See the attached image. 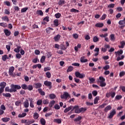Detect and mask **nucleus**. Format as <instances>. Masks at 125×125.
Masks as SVG:
<instances>
[{
    "instance_id": "obj_35",
    "label": "nucleus",
    "mask_w": 125,
    "mask_h": 125,
    "mask_svg": "<svg viewBox=\"0 0 125 125\" xmlns=\"http://www.w3.org/2000/svg\"><path fill=\"white\" fill-rule=\"evenodd\" d=\"M99 97H96L94 100V104H97L98 100H99Z\"/></svg>"
},
{
    "instance_id": "obj_9",
    "label": "nucleus",
    "mask_w": 125,
    "mask_h": 125,
    "mask_svg": "<svg viewBox=\"0 0 125 125\" xmlns=\"http://www.w3.org/2000/svg\"><path fill=\"white\" fill-rule=\"evenodd\" d=\"M54 25L55 27H58L59 25H60V23H59V21L58 19H56L53 21Z\"/></svg>"
},
{
    "instance_id": "obj_23",
    "label": "nucleus",
    "mask_w": 125,
    "mask_h": 125,
    "mask_svg": "<svg viewBox=\"0 0 125 125\" xmlns=\"http://www.w3.org/2000/svg\"><path fill=\"white\" fill-rule=\"evenodd\" d=\"M40 122L42 125H45V124H46V121H45V120L42 118L41 119Z\"/></svg>"
},
{
    "instance_id": "obj_28",
    "label": "nucleus",
    "mask_w": 125,
    "mask_h": 125,
    "mask_svg": "<svg viewBox=\"0 0 125 125\" xmlns=\"http://www.w3.org/2000/svg\"><path fill=\"white\" fill-rule=\"evenodd\" d=\"M70 12H74V13H79V12H80V11L75 8H72L70 10Z\"/></svg>"
},
{
    "instance_id": "obj_19",
    "label": "nucleus",
    "mask_w": 125,
    "mask_h": 125,
    "mask_svg": "<svg viewBox=\"0 0 125 125\" xmlns=\"http://www.w3.org/2000/svg\"><path fill=\"white\" fill-rule=\"evenodd\" d=\"M42 83H35V88H40V87H42Z\"/></svg>"
},
{
    "instance_id": "obj_52",
    "label": "nucleus",
    "mask_w": 125,
    "mask_h": 125,
    "mask_svg": "<svg viewBox=\"0 0 125 125\" xmlns=\"http://www.w3.org/2000/svg\"><path fill=\"white\" fill-rule=\"evenodd\" d=\"M106 17H107V15H106V14H104L102 16L101 19V20H105V19H106Z\"/></svg>"
},
{
    "instance_id": "obj_56",
    "label": "nucleus",
    "mask_w": 125,
    "mask_h": 125,
    "mask_svg": "<svg viewBox=\"0 0 125 125\" xmlns=\"http://www.w3.org/2000/svg\"><path fill=\"white\" fill-rule=\"evenodd\" d=\"M108 8H114L115 7V4H110L107 6Z\"/></svg>"
},
{
    "instance_id": "obj_13",
    "label": "nucleus",
    "mask_w": 125,
    "mask_h": 125,
    "mask_svg": "<svg viewBox=\"0 0 125 125\" xmlns=\"http://www.w3.org/2000/svg\"><path fill=\"white\" fill-rule=\"evenodd\" d=\"M38 91L41 94V95H42V96L45 95V93L44 91H42V88H39L38 89Z\"/></svg>"
},
{
    "instance_id": "obj_26",
    "label": "nucleus",
    "mask_w": 125,
    "mask_h": 125,
    "mask_svg": "<svg viewBox=\"0 0 125 125\" xmlns=\"http://www.w3.org/2000/svg\"><path fill=\"white\" fill-rule=\"evenodd\" d=\"M93 41L94 42H99V38L97 36H94L93 38Z\"/></svg>"
},
{
    "instance_id": "obj_2",
    "label": "nucleus",
    "mask_w": 125,
    "mask_h": 125,
    "mask_svg": "<svg viewBox=\"0 0 125 125\" xmlns=\"http://www.w3.org/2000/svg\"><path fill=\"white\" fill-rule=\"evenodd\" d=\"M22 88V89H24V90H26L28 89V90H29L31 91V90H33V86L32 85H29L27 86L26 84H21V88Z\"/></svg>"
},
{
    "instance_id": "obj_36",
    "label": "nucleus",
    "mask_w": 125,
    "mask_h": 125,
    "mask_svg": "<svg viewBox=\"0 0 125 125\" xmlns=\"http://www.w3.org/2000/svg\"><path fill=\"white\" fill-rule=\"evenodd\" d=\"M37 14L39 15H40L41 16H42L43 15V13L42 12V11L41 10H38L37 12Z\"/></svg>"
},
{
    "instance_id": "obj_11",
    "label": "nucleus",
    "mask_w": 125,
    "mask_h": 125,
    "mask_svg": "<svg viewBox=\"0 0 125 125\" xmlns=\"http://www.w3.org/2000/svg\"><path fill=\"white\" fill-rule=\"evenodd\" d=\"M60 38H61V35L58 34L54 37V40L55 42H58L60 40Z\"/></svg>"
},
{
    "instance_id": "obj_37",
    "label": "nucleus",
    "mask_w": 125,
    "mask_h": 125,
    "mask_svg": "<svg viewBox=\"0 0 125 125\" xmlns=\"http://www.w3.org/2000/svg\"><path fill=\"white\" fill-rule=\"evenodd\" d=\"M56 97V95L54 94H51L49 95L50 99H54Z\"/></svg>"
},
{
    "instance_id": "obj_12",
    "label": "nucleus",
    "mask_w": 125,
    "mask_h": 125,
    "mask_svg": "<svg viewBox=\"0 0 125 125\" xmlns=\"http://www.w3.org/2000/svg\"><path fill=\"white\" fill-rule=\"evenodd\" d=\"M112 109V106L110 105H107L105 108H104V112L107 113L108 111H110V110Z\"/></svg>"
},
{
    "instance_id": "obj_42",
    "label": "nucleus",
    "mask_w": 125,
    "mask_h": 125,
    "mask_svg": "<svg viewBox=\"0 0 125 125\" xmlns=\"http://www.w3.org/2000/svg\"><path fill=\"white\" fill-rule=\"evenodd\" d=\"M0 26H1V27H3L4 28H5V27H7V24H6V23L1 22L0 23Z\"/></svg>"
},
{
    "instance_id": "obj_45",
    "label": "nucleus",
    "mask_w": 125,
    "mask_h": 125,
    "mask_svg": "<svg viewBox=\"0 0 125 125\" xmlns=\"http://www.w3.org/2000/svg\"><path fill=\"white\" fill-rule=\"evenodd\" d=\"M2 20L4 21H7V22L9 21V19L7 16H4L2 18Z\"/></svg>"
},
{
    "instance_id": "obj_17",
    "label": "nucleus",
    "mask_w": 125,
    "mask_h": 125,
    "mask_svg": "<svg viewBox=\"0 0 125 125\" xmlns=\"http://www.w3.org/2000/svg\"><path fill=\"white\" fill-rule=\"evenodd\" d=\"M0 86H1V87L3 88H5V86H6V83L3 82H1L0 83Z\"/></svg>"
},
{
    "instance_id": "obj_31",
    "label": "nucleus",
    "mask_w": 125,
    "mask_h": 125,
    "mask_svg": "<svg viewBox=\"0 0 125 125\" xmlns=\"http://www.w3.org/2000/svg\"><path fill=\"white\" fill-rule=\"evenodd\" d=\"M73 70H74V68L73 67V66H70L68 67V68L67 69V73H68V72H72V71H73Z\"/></svg>"
},
{
    "instance_id": "obj_14",
    "label": "nucleus",
    "mask_w": 125,
    "mask_h": 125,
    "mask_svg": "<svg viewBox=\"0 0 125 125\" xmlns=\"http://www.w3.org/2000/svg\"><path fill=\"white\" fill-rule=\"evenodd\" d=\"M23 104L25 108H28L29 107V100H26Z\"/></svg>"
},
{
    "instance_id": "obj_55",
    "label": "nucleus",
    "mask_w": 125,
    "mask_h": 125,
    "mask_svg": "<svg viewBox=\"0 0 125 125\" xmlns=\"http://www.w3.org/2000/svg\"><path fill=\"white\" fill-rule=\"evenodd\" d=\"M103 69H104V70H105V71L107 70H109V69H110V65H106L104 67H103Z\"/></svg>"
},
{
    "instance_id": "obj_49",
    "label": "nucleus",
    "mask_w": 125,
    "mask_h": 125,
    "mask_svg": "<svg viewBox=\"0 0 125 125\" xmlns=\"http://www.w3.org/2000/svg\"><path fill=\"white\" fill-rule=\"evenodd\" d=\"M117 11H118V12H121V11H123V9L122 7H118L116 8Z\"/></svg>"
},
{
    "instance_id": "obj_3",
    "label": "nucleus",
    "mask_w": 125,
    "mask_h": 125,
    "mask_svg": "<svg viewBox=\"0 0 125 125\" xmlns=\"http://www.w3.org/2000/svg\"><path fill=\"white\" fill-rule=\"evenodd\" d=\"M44 84L45 86L48 87L49 89H51L52 88V83L48 81H45L44 82Z\"/></svg>"
},
{
    "instance_id": "obj_47",
    "label": "nucleus",
    "mask_w": 125,
    "mask_h": 125,
    "mask_svg": "<svg viewBox=\"0 0 125 125\" xmlns=\"http://www.w3.org/2000/svg\"><path fill=\"white\" fill-rule=\"evenodd\" d=\"M4 3L5 4V5H7V6H10V5H11V3L8 1H4Z\"/></svg>"
},
{
    "instance_id": "obj_53",
    "label": "nucleus",
    "mask_w": 125,
    "mask_h": 125,
    "mask_svg": "<svg viewBox=\"0 0 125 125\" xmlns=\"http://www.w3.org/2000/svg\"><path fill=\"white\" fill-rule=\"evenodd\" d=\"M55 17L57 19L60 18L61 17V14L58 13L55 15Z\"/></svg>"
},
{
    "instance_id": "obj_64",
    "label": "nucleus",
    "mask_w": 125,
    "mask_h": 125,
    "mask_svg": "<svg viewBox=\"0 0 125 125\" xmlns=\"http://www.w3.org/2000/svg\"><path fill=\"white\" fill-rule=\"evenodd\" d=\"M32 62L36 64V63L38 62V58H35L32 60Z\"/></svg>"
},
{
    "instance_id": "obj_48",
    "label": "nucleus",
    "mask_w": 125,
    "mask_h": 125,
    "mask_svg": "<svg viewBox=\"0 0 125 125\" xmlns=\"http://www.w3.org/2000/svg\"><path fill=\"white\" fill-rule=\"evenodd\" d=\"M65 3V1L63 0H60L58 3L59 5H62Z\"/></svg>"
},
{
    "instance_id": "obj_60",
    "label": "nucleus",
    "mask_w": 125,
    "mask_h": 125,
    "mask_svg": "<svg viewBox=\"0 0 125 125\" xmlns=\"http://www.w3.org/2000/svg\"><path fill=\"white\" fill-rule=\"evenodd\" d=\"M43 21H46V22H49V17L47 16L43 19Z\"/></svg>"
},
{
    "instance_id": "obj_57",
    "label": "nucleus",
    "mask_w": 125,
    "mask_h": 125,
    "mask_svg": "<svg viewBox=\"0 0 125 125\" xmlns=\"http://www.w3.org/2000/svg\"><path fill=\"white\" fill-rule=\"evenodd\" d=\"M98 94V93L97 92V91H96V90H94L92 92V94L93 95V96H96V95H97Z\"/></svg>"
},
{
    "instance_id": "obj_29",
    "label": "nucleus",
    "mask_w": 125,
    "mask_h": 125,
    "mask_svg": "<svg viewBox=\"0 0 125 125\" xmlns=\"http://www.w3.org/2000/svg\"><path fill=\"white\" fill-rule=\"evenodd\" d=\"M35 123V121L34 120H31V121H26V124L25 125H32V124H34Z\"/></svg>"
},
{
    "instance_id": "obj_40",
    "label": "nucleus",
    "mask_w": 125,
    "mask_h": 125,
    "mask_svg": "<svg viewBox=\"0 0 125 125\" xmlns=\"http://www.w3.org/2000/svg\"><path fill=\"white\" fill-rule=\"evenodd\" d=\"M42 103L44 104H48V103H49V100H48V99L43 100Z\"/></svg>"
},
{
    "instance_id": "obj_4",
    "label": "nucleus",
    "mask_w": 125,
    "mask_h": 125,
    "mask_svg": "<svg viewBox=\"0 0 125 125\" xmlns=\"http://www.w3.org/2000/svg\"><path fill=\"white\" fill-rule=\"evenodd\" d=\"M75 76L79 79H83L85 77V75L84 74H81L79 71H77L75 72Z\"/></svg>"
},
{
    "instance_id": "obj_32",
    "label": "nucleus",
    "mask_w": 125,
    "mask_h": 125,
    "mask_svg": "<svg viewBox=\"0 0 125 125\" xmlns=\"http://www.w3.org/2000/svg\"><path fill=\"white\" fill-rule=\"evenodd\" d=\"M80 61L81 63H85V62H87V59H84L83 58H81L80 59Z\"/></svg>"
},
{
    "instance_id": "obj_24",
    "label": "nucleus",
    "mask_w": 125,
    "mask_h": 125,
    "mask_svg": "<svg viewBox=\"0 0 125 125\" xmlns=\"http://www.w3.org/2000/svg\"><path fill=\"white\" fill-rule=\"evenodd\" d=\"M54 123H56L57 124H61L62 121H61V119H54Z\"/></svg>"
},
{
    "instance_id": "obj_43",
    "label": "nucleus",
    "mask_w": 125,
    "mask_h": 125,
    "mask_svg": "<svg viewBox=\"0 0 125 125\" xmlns=\"http://www.w3.org/2000/svg\"><path fill=\"white\" fill-rule=\"evenodd\" d=\"M100 86H101L102 87H104V86H106V83H105V82H100Z\"/></svg>"
},
{
    "instance_id": "obj_44",
    "label": "nucleus",
    "mask_w": 125,
    "mask_h": 125,
    "mask_svg": "<svg viewBox=\"0 0 125 125\" xmlns=\"http://www.w3.org/2000/svg\"><path fill=\"white\" fill-rule=\"evenodd\" d=\"M28 10V7H24L21 9V13H24V12H26V11Z\"/></svg>"
},
{
    "instance_id": "obj_7",
    "label": "nucleus",
    "mask_w": 125,
    "mask_h": 125,
    "mask_svg": "<svg viewBox=\"0 0 125 125\" xmlns=\"http://www.w3.org/2000/svg\"><path fill=\"white\" fill-rule=\"evenodd\" d=\"M115 115H116V110L113 109L111 112H110V114L108 116L109 119H112Z\"/></svg>"
},
{
    "instance_id": "obj_38",
    "label": "nucleus",
    "mask_w": 125,
    "mask_h": 125,
    "mask_svg": "<svg viewBox=\"0 0 125 125\" xmlns=\"http://www.w3.org/2000/svg\"><path fill=\"white\" fill-rule=\"evenodd\" d=\"M45 61V56H42L40 60V62L41 63H43Z\"/></svg>"
},
{
    "instance_id": "obj_1",
    "label": "nucleus",
    "mask_w": 125,
    "mask_h": 125,
    "mask_svg": "<svg viewBox=\"0 0 125 125\" xmlns=\"http://www.w3.org/2000/svg\"><path fill=\"white\" fill-rule=\"evenodd\" d=\"M11 89H9V87H6L5 88V91L7 92H16L17 89H21V86L17 84H12L10 85Z\"/></svg>"
},
{
    "instance_id": "obj_33",
    "label": "nucleus",
    "mask_w": 125,
    "mask_h": 125,
    "mask_svg": "<svg viewBox=\"0 0 125 125\" xmlns=\"http://www.w3.org/2000/svg\"><path fill=\"white\" fill-rule=\"evenodd\" d=\"M124 52V51H123V50L121 49L120 50V51H118L117 52H115V54H118V55H120L121 54H123V53Z\"/></svg>"
},
{
    "instance_id": "obj_61",
    "label": "nucleus",
    "mask_w": 125,
    "mask_h": 125,
    "mask_svg": "<svg viewBox=\"0 0 125 125\" xmlns=\"http://www.w3.org/2000/svg\"><path fill=\"white\" fill-rule=\"evenodd\" d=\"M54 108L55 109H56V110H59V109H60V106H59V104H57L55 105Z\"/></svg>"
},
{
    "instance_id": "obj_34",
    "label": "nucleus",
    "mask_w": 125,
    "mask_h": 125,
    "mask_svg": "<svg viewBox=\"0 0 125 125\" xmlns=\"http://www.w3.org/2000/svg\"><path fill=\"white\" fill-rule=\"evenodd\" d=\"M119 25H124L125 24V18L123 20L120 21H119Z\"/></svg>"
},
{
    "instance_id": "obj_54",
    "label": "nucleus",
    "mask_w": 125,
    "mask_h": 125,
    "mask_svg": "<svg viewBox=\"0 0 125 125\" xmlns=\"http://www.w3.org/2000/svg\"><path fill=\"white\" fill-rule=\"evenodd\" d=\"M16 106H20L21 105V101H18L15 102Z\"/></svg>"
},
{
    "instance_id": "obj_50",
    "label": "nucleus",
    "mask_w": 125,
    "mask_h": 125,
    "mask_svg": "<svg viewBox=\"0 0 125 125\" xmlns=\"http://www.w3.org/2000/svg\"><path fill=\"white\" fill-rule=\"evenodd\" d=\"M82 120V116H79L78 118L74 119V122H80Z\"/></svg>"
},
{
    "instance_id": "obj_20",
    "label": "nucleus",
    "mask_w": 125,
    "mask_h": 125,
    "mask_svg": "<svg viewBox=\"0 0 125 125\" xmlns=\"http://www.w3.org/2000/svg\"><path fill=\"white\" fill-rule=\"evenodd\" d=\"M103 26H104V24L103 23H97L95 24V27H97L98 28H102Z\"/></svg>"
},
{
    "instance_id": "obj_41",
    "label": "nucleus",
    "mask_w": 125,
    "mask_h": 125,
    "mask_svg": "<svg viewBox=\"0 0 125 125\" xmlns=\"http://www.w3.org/2000/svg\"><path fill=\"white\" fill-rule=\"evenodd\" d=\"M27 115L25 113H22L21 114H19L18 117L19 118H24Z\"/></svg>"
},
{
    "instance_id": "obj_30",
    "label": "nucleus",
    "mask_w": 125,
    "mask_h": 125,
    "mask_svg": "<svg viewBox=\"0 0 125 125\" xmlns=\"http://www.w3.org/2000/svg\"><path fill=\"white\" fill-rule=\"evenodd\" d=\"M88 80L89 81V83H94V82H95V79H94V78H89Z\"/></svg>"
},
{
    "instance_id": "obj_63",
    "label": "nucleus",
    "mask_w": 125,
    "mask_h": 125,
    "mask_svg": "<svg viewBox=\"0 0 125 125\" xmlns=\"http://www.w3.org/2000/svg\"><path fill=\"white\" fill-rule=\"evenodd\" d=\"M120 89L123 91V92H125V86H120Z\"/></svg>"
},
{
    "instance_id": "obj_10",
    "label": "nucleus",
    "mask_w": 125,
    "mask_h": 125,
    "mask_svg": "<svg viewBox=\"0 0 125 125\" xmlns=\"http://www.w3.org/2000/svg\"><path fill=\"white\" fill-rule=\"evenodd\" d=\"M72 109H73V106L70 105V106H69L68 107H66L64 109V113H68V112H69V111H70V110H72Z\"/></svg>"
},
{
    "instance_id": "obj_59",
    "label": "nucleus",
    "mask_w": 125,
    "mask_h": 125,
    "mask_svg": "<svg viewBox=\"0 0 125 125\" xmlns=\"http://www.w3.org/2000/svg\"><path fill=\"white\" fill-rule=\"evenodd\" d=\"M123 96L122 95H117L115 97V99H117V100H120V99H122Z\"/></svg>"
},
{
    "instance_id": "obj_8",
    "label": "nucleus",
    "mask_w": 125,
    "mask_h": 125,
    "mask_svg": "<svg viewBox=\"0 0 125 125\" xmlns=\"http://www.w3.org/2000/svg\"><path fill=\"white\" fill-rule=\"evenodd\" d=\"M3 32L6 37H9V35L11 34V32L8 30V29H4Z\"/></svg>"
},
{
    "instance_id": "obj_58",
    "label": "nucleus",
    "mask_w": 125,
    "mask_h": 125,
    "mask_svg": "<svg viewBox=\"0 0 125 125\" xmlns=\"http://www.w3.org/2000/svg\"><path fill=\"white\" fill-rule=\"evenodd\" d=\"M42 100H39L37 101V104L38 105V106H40V105H41L42 104Z\"/></svg>"
},
{
    "instance_id": "obj_25",
    "label": "nucleus",
    "mask_w": 125,
    "mask_h": 125,
    "mask_svg": "<svg viewBox=\"0 0 125 125\" xmlns=\"http://www.w3.org/2000/svg\"><path fill=\"white\" fill-rule=\"evenodd\" d=\"M54 104H55V101L53 100L51 101L49 104V107H50V108H52L53 106V105H54Z\"/></svg>"
},
{
    "instance_id": "obj_6",
    "label": "nucleus",
    "mask_w": 125,
    "mask_h": 125,
    "mask_svg": "<svg viewBox=\"0 0 125 125\" xmlns=\"http://www.w3.org/2000/svg\"><path fill=\"white\" fill-rule=\"evenodd\" d=\"M68 97H70V95L67 92H64L63 95H61V98L62 99H67Z\"/></svg>"
},
{
    "instance_id": "obj_5",
    "label": "nucleus",
    "mask_w": 125,
    "mask_h": 125,
    "mask_svg": "<svg viewBox=\"0 0 125 125\" xmlns=\"http://www.w3.org/2000/svg\"><path fill=\"white\" fill-rule=\"evenodd\" d=\"M14 67L11 66L9 69V71H8V74L9 76H11V77H15L16 75L13 74V72H14Z\"/></svg>"
},
{
    "instance_id": "obj_39",
    "label": "nucleus",
    "mask_w": 125,
    "mask_h": 125,
    "mask_svg": "<svg viewBox=\"0 0 125 125\" xmlns=\"http://www.w3.org/2000/svg\"><path fill=\"white\" fill-rule=\"evenodd\" d=\"M80 110L81 113H82V112L83 113V112H85V111H86L87 108L86 107H81L80 108Z\"/></svg>"
},
{
    "instance_id": "obj_18",
    "label": "nucleus",
    "mask_w": 125,
    "mask_h": 125,
    "mask_svg": "<svg viewBox=\"0 0 125 125\" xmlns=\"http://www.w3.org/2000/svg\"><path fill=\"white\" fill-rule=\"evenodd\" d=\"M2 95L3 96H4V97H9V98L11 97V94L9 93H3Z\"/></svg>"
},
{
    "instance_id": "obj_51",
    "label": "nucleus",
    "mask_w": 125,
    "mask_h": 125,
    "mask_svg": "<svg viewBox=\"0 0 125 125\" xmlns=\"http://www.w3.org/2000/svg\"><path fill=\"white\" fill-rule=\"evenodd\" d=\"M51 68L50 67H47L44 68V72H47V71H50Z\"/></svg>"
},
{
    "instance_id": "obj_62",
    "label": "nucleus",
    "mask_w": 125,
    "mask_h": 125,
    "mask_svg": "<svg viewBox=\"0 0 125 125\" xmlns=\"http://www.w3.org/2000/svg\"><path fill=\"white\" fill-rule=\"evenodd\" d=\"M110 40L115 41V35L114 34H111L110 35Z\"/></svg>"
},
{
    "instance_id": "obj_21",
    "label": "nucleus",
    "mask_w": 125,
    "mask_h": 125,
    "mask_svg": "<svg viewBox=\"0 0 125 125\" xmlns=\"http://www.w3.org/2000/svg\"><path fill=\"white\" fill-rule=\"evenodd\" d=\"M53 31V28L51 27H48L46 29V32L47 34H49L50 33H51V31Z\"/></svg>"
},
{
    "instance_id": "obj_22",
    "label": "nucleus",
    "mask_w": 125,
    "mask_h": 125,
    "mask_svg": "<svg viewBox=\"0 0 125 125\" xmlns=\"http://www.w3.org/2000/svg\"><path fill=\"white\" fill-rule=\"evenodd\" d=\"M46 77L48 79H50L51 78V73L49 71L45 73Z\"/></svg>"
},
{
    "instance_id": "obj_27",
    "label": "nucleus",
    "mask_w": 125,
    "mask_h": 125,
    "mask_svg": "<svg viewBox=\"0 0 125 125\" xmlns=\"http://www.w3.org/2000/svg\"><path fill=\"white\" fill-rule=\"evenodd\" d=\"M2 122H4V123H6V122H9L10 121V118H2Z\"/></svg>"
},
{
    "instance_id": "obj_15",
    "label": "nucleus",
    "mask_w": 125,
    "mask_h": 125,
    "mask_svg": "<svg viewBox=\"0 0 125 125\" xmlns=\"http://www.w3.org/2000/svg\"><path fill=\"white\" fill-rule=\"evenodd\" d=\"M120 44H121V45H119L118 47H119V48H124L125 45V42L123 41L121 42H120Z\"/></svg>"
},
{
    "instance_id": "obj_16",
    "label": "nucleus",
    "mask_w": 125,
    "mask_h": 125,
    "mask_svg": "<svg viewBox=\"0 0 125 125\" xmlns=\"http://www.w3.org/2000/svg\"><path fill=\"white\" fill-rule=\"evenodd\" d=\"M40 117V115L38 114V112H35L33 114V118L35 120H38L39 117Z\"/></svg>"
},
{
    "instance_id": "obj_46",
    "label": "nucleus",
    "mask_w": 125,
    "mask_h": 125,
    "mask_svg": "<svg viewBox=\"0 0 125 125\" xmlns=\"http://www.w3.org/2000/svg\"><path fill=\"white\" fill-rule=\"evenodd\" d=\"M100 83H102L105 82V78H103V77L101 76L99 77Z\"/></svg>"
}]
</instances>
